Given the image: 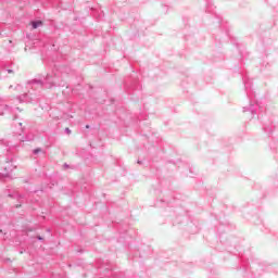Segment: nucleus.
Masks as SVG:
<instances>
[{"instance_id":"aec40b11","label":"nucleus","mask_w":278,"mask_h":278,"mask_svg":"<svg viewBox=\"0 0 278 278\" xmlns=\"http://www.w3.org/2000/svg\"><path fill=\"white\" fill-rule=\"evenodd\" d=\"M206 12H212V11L210 10V7H207Z\"/></svg>"},{"instance_id":"dca6fc26","label":"nucleus","mask_w":278,"mask_h":278,"mask_svg":"<svg viewBox=\"0 0 278 278\" xmlns=\"http://www.w3.org/2000/svg\"><path fill=\"white\" fill-rule=\"evenodd\" d=\"M37 240L42 241L45 240V238H42L41 236H37Z\"/></svg>"},{"instance_id":"2eb2a0df","label":"nucleus","mask_w":278,"mask_h":278,"mask_svg":"<svg viewBox=\"0 0 278 278\" xmlns=\"http://www.w3.org/2000/svg\"><path fill=\"white\" fill-rule=\"evenodd\" d=\"M63 167L64 168H71V165H68L67 163H64Z\"/></svg>"},{"instance_id":"0eeeda50","label":"nucleus","mask_w":278,"mask_h":278,"mask_svg":"<svg viewBox=\"0 0 278 278\" xmlns=\"http://www.w3.org/2000/svg\"><path fill=\"white\" fill-rule=\"evenodd\" d=\"M14 125H18L21 131H23V134H25V131H27V122H16V119H14Z\"/></svg>"},{"instance_id":"412c9836","label":"nucleus","mask_w":278,"mask_h":278,"mask_svg":"<svg viewBox=\"0 0 278 278\" xmlns=\"http://www.w3.org/2000/svg\"><path fill=\"white\" fill-rule=\"evenodd\" d=\"M16 208L21 207V204L15 205Z\"/></svg>"},{"instance_id":"6e6552de","label":"nucleus","mask_w":278,"mask_h":278,"mask_svg":"<svg viewBox=\"0 0 278 278\" xmlns=\"http://www.w3.org/2000/svg\"><path fill=\"white\" fill-rule=\"evenodd\" d=\"M12 109L8 104L0 105V116H4L5 113H11Z\"/></svg>"},{"instance_id":"a211bd4d","label":"nucleus","mask_w":278,"mask_h":278,"mask_svg":"<svg viewBox=\"0 0 278 278\" xmlns=\"http://www.w3.org/2000/svg\"><path fill=\"white\" fill-rule=\"evenodd\" d=\"M8 71V73H14V71L13 70H7Z\"/></svg>"},{"instance_id":"f257e3e1","label":"nucleus","mask_w":278,"mask_h":278,"mask_svg":"<svg viewBox=\"0 0 278 278\" xmlns=\"http://www.w3.org/2000/svg\"><path fill=\"white\" fill-rule=\"evenodd\" d=\"M73 73V70L68 65L54 64L51 73L45 75H39L38 78L28 81L27 93L18 96L17 99L20 103H31L38 99V93L42 88H55L58 86H66V77Z\"/></svg>"},{"instance_id":"39448f33","label":"nucleus","mask_w":278,"mask_h":278,"mask_svg":"<svg viewBox=\"0 0 278 278\" xmlns=\"http://www.w3.org/2000/svg\"><path fill=\"white\" fill-rule=\"evenodd\" d=\"M15 138L17 142H31V140H34V135H27L24 137L23 135L18 134Z\"/></svg>"},{"instance_id":"7ed1b4c3","label":"nucleus","mask_w":278,"mask_h":278,"mask_svg":"<svg viewBox=\"0 0 278 278\" xmlns=\"http://www.w3.org/2000/svg\"><path fill=\"white\" fill-rule=\"evenodd\" d=\"M4 195L9 197V199H15L18 203H22V199H25V195L21 194L16 188L7 189Z\"/></svg>"},{"instance_id":"f03ea898","label":"nucleus","mask_w":278,"mask_h":278,"mask_svg":"<svg viewBox=\"0 0 278 278\" xmlns=\"http://www.w3.org/2000/svg\"><path fill=\"white\" fill-rule=\"evenodd\" d=\"M243 84L247 92L248 99H250V105L243 108V112H251L252 116L257 114L258 110L261 109L258 103H253V91L251 90V81L248 79L247 76H243Z\"/></svg>"},{"instance_id":"4468645a","label":"nucleus","mask_w":278,"mask_h":278,"mask_svg":"<svg viewBox=\"0 0 278 278\" xmlns=\"http://www.w3.org/2000/svg\"><path fill=\"white\" fill-rule=\"evenodd\" d=\"M65 134H67V136H71L72 134L71 128H65Z\"/></svg>"},{"instance_id":"f3484780","label":"nucleus","mask_w":278,"mask_h":278,"mask_svg":"<svg viewBox=\"0 0 278 278\" xmlns=\"http://www.w3.org/2000/svg\"><path fill=\"white\" fill-rule=\"evenodd\" d=\"M127 93L131 94V92L129 91V87H126Z\"/></svg>"},{"instance_id":"4be33fe9","label":"nucleus","mask_w":278,"mask_h":278,"mask_svg":"<svg viewBox=\"0 0 278 278\" xmlns=\"http://www.w3.org/2000/svg\"><path fill=\"white\" fill-rule=\"evenodd\" d=\"M9 88L12 89V88H14V86L11 85Z\"/></svg>"},{"instance_id":"5701e85b","label":"nucleus","mask_w":278,"mask_h":278,"mask_svg":"<svg viewBox=\"0 0 278 278\" xmlns=\"http://www.w3.org/2000/svg\"><path fill=\"white\" fill-rule=\"evenodd\" d=\"M86 128H87V129H89V128H90V126H89V125H87V126H86Z\"/></svg>"},{"instance_id":"1a4fd4ad","label":"nucleus","mask_w":278,"mask_h":278,"mask_svg":"<svg viewBox=\"0 0 278 278\" xmlns=\"http://www.w3.org/2000/svg\"><path fill=\"white\" fill-rule=\"evenodd\" d=\"M140 83H138V79L134 78L130 83V89L131 90H140Z\"/></svg>"},{"instance_id":"f8f14e48","label":"nucleus","mask_w":278,"mask_h":278,"mask_svg":"<svg viewBox=\"0 0 278 278\" xmlns=\"http://www.w3.org/2000/svg\"><path fill=\"white\" fill-rule=\"evenodd\" d=\"M263 129H264L265 134H273V127L271 126L265 125L263 127Z\"/></svg>"},{"instance_id":"6ab92c4d","label":"nucleus","mask_w":278,"mask_h":278,"mask_svg":"<svg viewBox=\"0 0 278 278\" xmlns=\"http://www.w3.org/2000/svg\"><path fill=\"white\" fill-rule=\"evenodd\" d=\"M137 164H142V161L138 160V161H137Z\"/></svg>"},{"instance_id":"ddd939ff","label":"nucleus","mask_w":278,"mask_h":278,"mask_svg":"<svg viewBox=\"0 0 278 278\" xmlns=\"http://www.w3.org/2000/svg\"><path fill=\"white\" fill-rule=\"evenodd\" d=\"M14 90H23V86L16 85L15 88H14Z\"/></svg>"},{"instance_id":"b1692460","label":"nucleus","mask_w":278,"mask_h":278,"mask_svg":"<svg viewBox=\"0 0 278 278\" xmlns=\"http://www.w3.org/2000/svg\"><path fill=\"white\" fill-rule=\"evenodd\" d=\"M47 231H48V232H50V231H51V229H49V228H48V229H47Z\"/></svg>"},{"instance_id":"9b49d317","label":"nucleus","mask_w":278,"mask_h":278,"mask_svg":"<svg viewBox=\"0 0 278 278\" xmlns=\"http://www.w3.org/2000/svg\"><path fill=\"white\" fill-rule=\"evenodd\" d=\"M39 153L45 155V150H42V148H36L33 150V155H38Z\"/></svg>"},{"instance_id":"423d86ee","label":"nucleus","mask_w":278,"mask_h":278,"mask_svg":"<svg viewBox=\"0 0 278 278\" xmlns=\"http://www.w3.org/2000/svg\"><path fill=\"white\" fill-rule=\"evenodd\" d=\"M0 144H3L4 147H8L9 149H14L18 147V143L14 141H5V140H0Z\"/></svg>"},{"instance_id":"9d476101","label":"nucleus","mask_w":278,"mask_h":278,"mask_svg":"<svg viewBox=\"0 0 278 278\" xmlns=\"http://www.w3.org/2000/svg\"><path fill=\"white\" fill-rule=\"evenodd\" d=\"M42 25V21H33L31 22V27L33 29H38Z\"/></svg>"},{"instance_id":"20e7f679","label":"nucleus","mask_w":278,"mask_h":278,"mask_svg":"<svg viewBox=\"0 0 278 278\" xmlns=\"http://www.w3.org/2000/svg\"><path fill=\"white\" fill-rule=\"evenodd\" d=\"M16 166L12 165V161H5V165L0 167V179L2 177H8Z\"/></svg>"}]
</instances>
